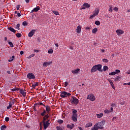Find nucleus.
Here are the masks:
<instances>
[{
	"label": "nucleus",
	"mask_w": 130,
	"mask_h": 130,
	"mask_svg": "<svg viewBox=\"0 0 130 130\" xmlns=\"http://www.w3.org/2000/svg\"><path fill=\"white\" fill-rule=\"evenodd\" d=\"M104 124H105V120H103L102 121L95 124L93 127L91 128V130H99V129H102Z\"/></svg>",
	"instance_id": "f257e3e1"
},
{
	"label": "nucleus",
	"mask_w": 130,
	"mask_h": 130,
	"mask_svg": "<svg viewBox=\"0 0 130 130\" xmlns=\"http://www.w3.org/2000/svg\"><path fill=\"white\" fill-rule=\"evenodd\" d=\"M102 69V65L101 64H98L94 66L91 69L90 72L91 73H95V72H102L101 70Z\"/></svg>",
	"instance_id": "f03ea898"
},
{
	"label": "nucleus",
	"mask_w": 130,
	"mask_h": 130,
	"mask_svg": "<svg viewBox=\"0 0 130 130\" xmlns=\"http://www.w3.org/2000/svg\"><path fill=\"white\" fill-rule=\"evenodd\" d=\"M48 119V116H45V117H43L42 123L45 129H46V128H47V127H48L50 124V122H46V120H47Z\"/></svg>",
	"instance_id": "7ed1b4c3"
},
{
	"label": "nucleus",
	"mask_w": 130,
	"mask_h": 130,
	"mask_svg": "<svg viewBox=\"0 0 130 130\" xmlns=\"http://www.w3.org/2000/svg\"><path fill=\"white\" fill-rule=\"evenodd\" d=\"M71 103L75 104V105H78L79 104V100L76 98V96H72L71 98Z\"/></svg>",
	"instance_id": "20e7f679"
},
{
	"label": "nucleus",
	"mask_w": 130,
	"mask_h": 130,
	"mask_svg": "<svg viewBox=\"0 0 130 130\" xmlns=\"http://www.w3.org/2000/svg\"><path fill=\"white\" fill-rule=\"evenodd\" d=\"M67 96H71V93H68L66 91L60 92V97H61V98H66Z\"/></svg>",
	"instance_id": "39448f33"
},
{
	"label": "nucleus",
	"mask_w": 130,
	"mask_h": 130,
	"mask_svg": "<svg viewBox=\"0 0 130 130\" xmlns=\"http://www.w3.org/2000/svg\"><path fill=\"white\" fill-rule=\"evenodd\" d=\"M98 14H99V9L98 8H95L94 10V14L90 16V19H93L94 17H96V16H98Z\"/></svg>",
	"instance_id": "423d86ee"
},
{
	"label": "nucleus",
	"mask_w": 130,
	"mask_h": 130,
	"mask_svg": "<svg viewBox=\"0 0 130 130\" xmlns=\"http://www.w3.org/2000/svg\"><path fill=\"white\" fill-rule=\"evenodd\" d=\"M27 78L29 80H34L35 79V75L33 73H28L27 75Z\"/></svg>",
	"instance_id": "0eeeda50"
},
{
	"label": "nucleus",
	"mask_w": 130,
	"mask_h": 130,
	"mask_svg": "<svg viewBox=\"0 0 130 130\" xmlns=\"http://www.w3.org/2000/svg\"><path fill=\"white\" fill-rule=\"evenodd\" d=\"M47 112L45 110V109H44L43 110V112L41 113V115L42 117H45V116H48V118H49V115L48 114H47Z\"/></svg>",
	"instance_id": "6e6552de"
},
{
	"label": "nucleus",
	"mask_w": 130,
	"mask_h": 130,
	"mask_svg": "<svg viewBox=\"0 0 130 130\" xmlns=\"http://www.w3.org/2000/svg\"><path fill=\"white\" fill-rule=\"evenodd\" d=\"M87 99H89L90 101H95V96L93 94H90L88 95Z\"/></svg>",
	"instance_id": "1a4fd4ad"
},
{
	"label": "nucleus",
	"mask_w": 130,
	"mask_h": 130,
	"mask_svg": "<svg viewBox=\"0 0 130 130\" xmlns=\"http://www.w3.org/2000/svg\"><path fill=\"white\" fill-rule=\"evenodd\" d=\"M35 32H36V29H32L31 30L28 35V37H29L30 38H31V37H33V35H34V34H35Z\"/></svg>",
	"instance_id": "9d476101"
},
{
	"label": "nucleus",
	"mask_w": 130,
	"mask_h": 130,
	"mask_svg": "<svg viewBox=\"0 0 130 130\" xmlns=\"http://www.w3.org/2000/svg\"><path fill=\"white\" fill-rule=\"evenodd\" d=\"M82 7V10H85L86 8L88 9L90 8V6L88 3H84L83 4V6Z\"/></svg>",
	"instance_id": "9b49d317"
},
{
	"label": "nucleus",
	"mask_w": 130,
	"mask_h": 130,
	"mask_svg": "<svg viewBox=\"0 0 130 130\" xmlns=\"http://www.w3.org/2000/svg\"><path fill=\"white\" fill-rule=\"evenodd\" d=\"M71 72L73 75L79 74V72H80V69L78 68L77 69L72 70Z\"/></svg>",
	"instance_id": "f8f14e48"
},
{
	"label": "nucleus",
	"mask_w": 130,
	"mask_h": 130,
	"mask_svg": "<svg viewBox=\"0 0 130 130\" xmlns=\"http://www.w3.org/2000/svg\"><path fill=\"white\" fill-rule=\"evenodd\" d=\"M52 64V61H50V62L45 61L43 62V67H48V66H50V64Z\"/></svg>",
	"instance_id": "ddd939ff"
},
{
	"label": "nucleus",
	"mask_w": 130,
	"mask_h": 130,
	"mask_svg": "<svg viewBox=\"0 0 130 130\" xmlns=\"http://www.w3.org/2000/svg\"><path fill=\"white\" fill-rule=\"evenodd\" d=\"M46 110L45 111L47 112V113H50V111H51V109L50 108V106L47 105L45 106Z\"/></svg>",
	"instance_id": "4468645a"
},
{
	"label": "nucleus",
	"mask_w": 130,
	"mask_h": 130,
	"mask_svg": "<svg viewBox=\"0 0 130 130\" xmlns=\"http://www.w3.org/2000/svg\"><path fill=\"white\" fill-rule=\"evenodd\" d=\"M116 32L118 36H120V35H121V34H123V33H124L123 30H122L121 29H118L116 31Z\"/></svg>",
	"instance_id": "2eb2a0df"
},
{
	"label": "nucleus",
	"mask_w": 130,
	"mask_h": 130,
	"mask_svg": "<svg viewBox=\"0 0 130 130\" xmlns=\"http://www.w3.org/2000/svg\"><path fill=\"white\" fill-rule=\"evenodd\" d=\"M20 93L23 97H26V92H25L23 89H20Z\"/></svg>",
	"instance_id": "dca6fc26"
},
{
	"label": "nucleus",
	"mask_w": 130,
	"mask_h": 130,
	"mask_svg": "<svg viewBox=\"0 0 130 130\" xmlns=\"http://www.w3.org/2000/svg\"><path fill=\"white\" fill-rule=\"evenodd\" d=\"M82 31V27L81 26H78L76 29L77 33H81Z\"/></svg>",
	"instance_id": "f3484780"
},
{
	"label": "nucleus",
	"mask_w": 130,
	"mask_h": 130,
	"mask_svg": "<svg viewBox=\"0 0 130 130\" xmlns=\"http://www.w3.org/2000/svg\"><path fill=\"white\" fill-rule=\"evenodd\" d=\"M8 30H9L11 32H14V34H16V30L14 29V28L12 27L11 26L8 27Z\"/></svg>",
	"instance_id": "a211bd4d"
},
{
	"label": "nucleus",
	"mask_w": 130,
	"mask_h": 130,
	"mask_svg": "<svg viewBox=\"0 0 130 130\" xmlns=\"http://www.w3.org/2000/svg\"><path fill=\"white\" fill-rule=\"evenodd\" d=\"M121 80V77L118 76L115 77L114 81L118 82V81H120Z\"/></svg>",
	"instance_id": "6ab92c4d"
},
{
	"label": "nucleus",
	"mask_w": 130,
	"mask_h": 130,
	"mask_svg": "<svg viewBox=\"0 0 130 130\" xmlns=\"http://www.w3.org/2000/svg\"><path fill=\"white\" fill-rule=\"evenodd\" d=\"M74 126H75V125L74 124H72V125L68 124L67 125L68 128H70V129H73V128H74Z\"/></svg>",
	"instance_id": "aec40b11"
},
{
	"label": "nucleus",
	"mask_w": 130,
	"mask_h": 130,
	"mask_svg": "<svg viewBox=\"0 0 130 130\" xmlns=\"http://www.w3.org/2000/svg\"><path fill=\"white\" fill-rule=\"evenodd\" d=\"M77 112H78L77 110H74L72 112V114H73L72 116H78V115L77 114Z\"/></svg>",
	"instance_id": "412c9836"
},
{
	"label": "nucleus",
	"mask_w": 130,
	"mask_h": 130,
	"mask_svg": "<svg viewBox=\"0 0 130 130\" xmlns=\"http://www.w3.org/2000/svg\"><path fill=\"white\" fill-rule=\"evenodd\" d=\"M92 125H93V124L91 122H89L85 125V127H90Z\"/></svg>",
	"instance_id": "4be33fe9"
},
{
	"label": "nucleus",
	"mask_w": 130,
	"mask_h": 130,
	"mask_svg": "<svg viewBox=\"0 0 130 130\" xmlns=\"http://www.w3.org/2000/svg\"><path fill=\"white\" fill-rule=\"evenodd\" d=\"M40 10V7L39 6H37V7L34 8V11L35 12H38V11H39Z\"/></svg>",
	"instance_id": "5701e85b"
},
{
	"label": "nucleus",
	"mask_w": 130,
	"mask_h": 130,
	"mask_svg": "<svg viewBox=\"0 0 130 130\" xmlns=\"http://www.w3.org/2000/svg\"><path fill=\"white\" fill-rule=\"evenodd\" d=\"M96 116L98 118H101L102 116H103V113H100V114H97Z\"/></svg>",
	"instance_id": "b1692460"
},
{
	"label": "nucleus",
	"mask_w": 130,
	"mask_h": 130,
	"mask_svg": "<svg viewBox=\"0 0 130 130\" xmlns=\"http://www.w3.org/2000/svg\"><path fill=\"white\" fill-rule=\"evenodd\" d=\"M77 117H78V116H72V118L73 120V121H77Z\"/></svg>",
	"instance_id": "393cba45"
},
{
	"label": "nucleus",
	"mask_w": 130,
	"mask_h": 130,
	"mask_svg": "<svg viewBox=\"0 0 130 130\" xmlns=\"http://www.w3.org/2000/svg\"><path fill=\"white\" fill-rule=\"evenodd\" d=\"M13 106L12 105V102H10V103H9V106H8L7 107V109H8V110H9V109H11V108H12V107Z\"/></svg>",
	"instance_id": "a878e982"
},
{
	"label": "nucleus",
	"mask_w": 130,
	"mask_h": 130,
	"mask_svg": "<svg viewBox=\"0 0 130 130\" xmlns=\"http://www.w3.org/2000/svg\"><path fill=\"white\" fill-rule=\"evenodd\" d=\"M14 58H15V56H12V57H10V59L8 60V61L9 62H11V61H13V60H14Z\"/></svg>",
	"instance_id": "bb28decb"
},
{
	"label": "nucleus",
	"mask_w": 130,
	"mask_h": 130,
	"mask_svg": "<svg viewBox=\"0 0 130 130\" xmlns=\"http://www.w3.org/2000/svg\"><path fill=\"white\" fill-rule=\"evenodd\" d=\"M39 85V83L38 82H36V83L32 84V88H35L36 86H38Z\"/></svg>",
	"instance_id": "cd10ccee"
},
{
	"label": "nucleus",
	"mask_w": 130,
	"mask_h": 130,
	"mask_svg": "<svg viewBox=\"0 0 130 130\" xmlns=\"http://www.w3.org/2000/svg\"><path fill=\"white\" fill-rule=\"evenodd\" d=\"M6 128H7V126H6V125H3L1 126V130H6Z\"/></svg>",
	"instance_id": "c85d7f7f"
},
{
	"label": "nucleus",
	"mask_w": 130,
	"mask_h": 130,
	"mask_svg": "<svg viewBox=\"0 0 130 130\" xmlns=\"http://www.w3.org/2000/svg\"><path fill=\"white\" fill-rule=\"evenodd\" d=\"M107 70H108V67H107V66H104V67H103L104 72H106V71H107Z\"/></svg>",
	"instance_id": "c756f323"
},
{
	"label": "nucleus",
	"mask_w": 130,
	"mask_h": 130,
	"mask_svg": "<svg viewBox=\"0 0 130 130\" xmlns=\"http://www.w3.org/2000/svg\"><path fill=\"white\" fill-rule=\"evenodd\" d=\"M97 31H98V28H94L92 29V33H96L97 32Z\"/></svg>",
	"instance_id": "7c9ffc66"
},
{
	"label": "nucleus",
	"mask_w": 130,
	"mask_h": 130,
	"mask_svg": "<svg viewBox=\"0 0 130 130\" xmlns=\"http://www.w3.org/2000/svg\"><path fill=\"white\" fill-rule=\"evenodd\" d=\"M57 122L59 123V124H61L62 123H63V120L61 119H58L57 120Z\"/></svg>",
	"instance_id": "2f4dec72"
},
{
	"label": "nucleus",
	"mask_w": 130,
	"mask_h": 130,
	"mask_svg": "<svg viewBox=\"0 0 130 130\" xmlns=\"http://www.w3.org/2000/svg\"><path fill=\"white\" fill-rule=\"evenodd\" d=\"M8 42L10 47H14V44H13V43H12V42H9V41H8Z\"/></svg>",
	"instance_id": "473e14b6"
},
{
	"label": "nucleus",
	"mask_w": 130,
	"mask_h": 130,
	"mask_svg": "<svg viewBox=\"0 0 130 130\" xmlns=\"http://www.w3.org/2000/svg\"><path fill=\"white\" fill-rule=\"evenodd\" d=\"M16 37H17L18 38H20V37H21L22 36V34H20V33H17L16 34Z\"/></svg>",
	"instance_id": "72a5a7b5"
},
{
	"label": "nucleus",
	"mask_w": 130,
	"mask_h": 130,
	"mask_svg": "<svg viewBox=\"0 0 130 130\" xmlns=\"http://www.w3.org/2000/svg\"><path fill=\"white\" fill-rule=\"evenodd\" d=\"M52 12L53 13V14H54V15H56L57 16H58V15H59V13L58 11H52Z\"/></svg>",
	"instance_id": "f704fd0d"
},
{
	"label": "nucleus",
	"mask_w": 130,
	"mask_h": 130,
	"mask_svg": "<svg viewBox=\"0 0 130 130\" xmlns=\"http://www.w3.org/2000/svg\"><path fill=\"white\" fill-rule=\"evenodd\" d=\"M15 29H17V30H20V24L18 23L15 26Z\"/></svg>",
	"instance_id": "c9c22d12"
},
{
	"label": "nucleus",
	"mask_w": 130,
	"mask_h": 130,
	"mask_svg": "<svg viewBox=\"0 0 130 130\" xmlns=\"http://www.w3.org/2000/svg\"><path fill=\"white\" fill-rule=\"evenodd\" d=\"M52 52H53V50H52V49H50L48 51V53H49V54H51V53H52Z\"/></svg>",
	"instance_id": "e433bc0d"
},
{
	"label": "nucleus",
	"mask_w": 130,
	"mask_h": 130,
	"mask_svg": "<svg viewBox=\"0 0 130 130\" xmlns=\"http://www.w3.org/2000/svg\"><path fill=\"white\" fill-rule=\"evenodd\" d=\"M112 88L114 89L115 90V86H114V84H113V82L111 83L110 84Z\"/></svg>",
	"instance_id": "4c0bfd02"
},
{
	"label": "nucleus",
	"mask_w": 130,
	"mask_h": 130,
	"mask_svg": "<svg viewBox=\"0 0 130 130\" xmlns=\"http://www.w3.org/2000/svg\"><path fill=\"white\" fill-rule=\"evenodd\" d=\"M104 112L105 113H110L111 111H110V110H107V109H106L104 110Z\"/></svg>",
	"instance_id": "58836bf2"
},
{
	"label": "nucleus",
	"mask_w": 130,
	"mask_h": 130,
	"mask_svg": "<svg viewBox=\"0 0 130 130\" xmlns=\"http://www.w3.org/2000/svg\"><path fill=\"white\" fill-rule=\"evenodd\" d=\"M94 24L97 26H99V25H100V21L97 20L95 22Z\"/></svg>",
	"instance_id": "ea45409f"
},
{
	"label": "nucleus",
	"mask_w": 130,
	"mask_h": 130,
	"mask_svg": "<svg viewBox=\"0 0 130 130\" xmlns=\"http://www.w3.org/2000/svg\"><path fill=\"white\" fill-rule=\"evenodd\" d=\"M27 25H28V23H27V22L24 21L23 22H22L23 26H27Z\"/></svg>",
	"instance_id": "a19ab883"
},
{
	"label": "nucleus",
	"mask_w": 130,
	"mask_h": 130,
	"mask_svg": "<svg viewBox=\"0 0 130 130\" xmlns=\"http://www.w3.org/2000/svg\"><path fill=\"white\" fill-rule=\"evenodd\" d=\"M34 56H35V54H32L30 55H29L27 58H31V57H34Z\"/></svg>",
	"instance_id": "79ce46f5"
},
{
	"label": "nucleus",
	"mask_w": 130,
	"mask_h": 130,
	"mask_svg": "<svg viewBox=\"0 0 130 130\" xmlns=\"http://www.w3.org/2000/svg\"><path fill=\"white\" fill-rule=\"evenodd\" d=\"M5 120L6 121V122H8L10 120V118L6 117L5 119Z\"/></svg>",
	"instance_id": "37998d69"
},
{
	"label": "nucleus",
	"mask_w": 130,
	"mask_h": 130,
	"mask_svg": "<svg viewBox=\"0 0 130 130\" xmlns=\"http://www.w3.org/2000/svg\"><path fill=\"white\" fill-rule=\"evenodd\" d=\"M110 76H114V75L115 74V72H113L112 73H110L109 74Z\"/></svg>",
	"instance_id": "c03bdc74"
},
{
	"label": "nucleus",
	"mask_w": 130,
	"mask_h": 130,
	"mask_svg": "<svg viewBox=\"0 0 130 130\" xmlns=\"http://www.w3.org/2000/svg\"><path fill=\"white\" fill-rule=\"evenodd\" d=\"M56 129H57V130H63L62 128H61V127L58 126H56Z\"/></svg>",
	"instance_id": "a18cd8bd"
},
{
	"label": "nucleus",
	"mask_w": 130,
	"mask_h": 130,
	"mask_svg": "<svg viewBox=\"0 0 130 130\" xmlns=\"http://www.w3.org/2000/svg\"><path fill=\"white\" fill-rule=\"evenodd\" d=\"M115 73L116 75V74H119V73H120V70H116Z\"/></svg>",
	"instance_id": "49530a36"
},
{
	"label": "nucleus",
	"mask_w": 130,
	"mask_h": 130,
	"mask_svg": "<svg viewBox=\"0 0 130 130\" xmlns=\"http://www.w3.org/2000/svg\"><path fill=\"white\" fill-rule=\"evenodd\" d=\"M20 7H21L20 5H18L16 6V9H17V11H19V10H20Z\"/></svg>",
	"instance_id": "de8ad7c7"
},
{
	"label": "nucleus",
	"mask_w": 130,
	"mask_h": 130,
	"mask_svg": "<svg viewBox=\"0 0 130 130\" xmlns=\"http://www.w3.org/2000/svg\"><path fill=\"white\" fill-rule=\"evenodd\" d=\"M117 119H118V117H115L113 118L112 120L113 121H114L115 120H117Z\"/></svg>",
	"instance_id": "09e8293b"
},
{
	"label": "nucleus",
	"mask_w": 130,
	"mask_h": 130,
	"mask_svg": "<svg viewBox=\"0 0 130 130\" xmlns=\"http://www.w3.org/2000/svg\"><path fill=\"white\" fill-rule=\"evenodd\" d=\"M103 61L104 62H108V60L107 59H103Z\"/></svg>",
	"instance_id": "8fccbe9b"
},
{
	"label": "nucleus",
	"mask_w": 130,
	"mask_h": 130,
	"mask_svg": "<svg viewBox=\"0 0 130 130\" xmlns=\"http://www.w3.org/2000/svg\"><path fill=\"white\" fill-rule=\"evenodd\" d=\"M114 11H115V12H117V11H118V8L117 7H115L113 9Z\"/></svg>",
	"instance_id": "3c124183"
},
{
	"label": "nucleus",
	"mask_w": 130,
	"mask_h": 130,
	"mask_svg": "<svg viewBox=\"0 0 130 130\" xmlns=\"http://www.w3.org/2000/svg\"><path fill=\"white\" fill-rule=\"evenodd\" d=\"M68 85H69V82H65V83H64V86H65V87H67V86H68Z\"/></svg>",
	"instance_id": "603ef678"
},
{
	"label": "nucleus",
	"mask_w": 130,
	"mask_h": 130,
	"mask_svg": "<svg viewBox=\"0 0 130 130\" xmlns=\"http://www.w3.org/2000/svg\"><path fill=\"white\" fill-rule=\"evenodd\" d=\"M39 105H42L43 106H44V107H45V105H44L43 103H40L39 102Z\"/></svg>",
	"instance_id": "864d4df0"
},
{
	"label": "nucleus",
	"mask_w": 130,
	"mask_h": 130,
	"mask_svg": "<svg viewBox=\"0 0 130 130\" xmlns=\"http://www.w3.org/2000/svg\"><path fill=\"white\" fill-rule=\"evenodd\" d=\"M90 29H91L90 27L87 26L85 27L86 30H90Z\"/></svg>",
	"instance_id": "5fc2aeb1"
},
{
	"label": "nucleus",
	"mask_w": 130,
	"mask_h": 130,
	"mask_svg": "<svg viewBox=\"0 0 130 130\" xmlns=\"http://www.w3.org/2000/svg\"><path fill=\"white\" fill-rule=\"evenodd\" d=\"M109 12H112V11H113V10L112 9V7H110V9H109Z\"/></svg>",
	"instance_id": "6e6d98bb"
},
{
	"label": "nucleus",
	"mask_w": 130,
	"mask_h": 130,
	"mask_svg": "<svg viewBox=\"0 0 130 130\" xmlns=\"http://www.w3.org/2000/svg\"><path fill=\"white\" fill-rule=\"evenodd\" d=\"M37 105H39V103H37L34 104V106H35L36 107V106H37Z\"/></svg>",
	"instance_id": "4d7b16f0"
},
{
	"label": "nucleus",
	"mask_w": 130,
	"mask_h": 130,
	"mask_svg": "<svg viewBox=\"0 0 130 130\" xmlns=\"http://www.w3.org/2000/svg\"><path fill=\"white\" fill-rule=\"evenodd\" d=\"M110 110L111 112H113V108L111 107V109Z\"/></svg>",
	"instance_id": "13d9d810"
},
{
	"label": "nucleus",
	"mask_w": 130,
	"mask_h": 130,
	"mask_svg": "<svg viewBox=\"0 0 130 130\" xmlns=\"http://www.w3.org/2000/svg\"><path fill=\"white\" fill-rule=\"evenodd\" d=\"M17 16H18V17H21V13H17Z\"/></svg>",
	"instance_id": "bf43d9fd"
},
{
	"label": "nucleus",
	"mask_w": 130,
	"mask_h": 130,
	"mask_svg": "<svg viewBox=\"0 0 130 130\" xmlns=\"http://www.w3.org/2000/svg\"><path fill=\"white\" fill-rule=\"evenodd\" d=\"M108 82H110V84H111V83H113L112 80H110V79H109V80H108Z\"/></svg>",
	"instance_id": "052dcab7"
},
{
	"label": "nucleus",
	"mask_w": 130,
	"mask_h": 130,
	"mask_svg": "<svg viewBox=\"0 0 130 130\" xmlns=\"http://www.w3.org/2000/svg\"><path fill=\"white\" fill-rule=\"evenodd\" d=\"M20 54H21V55H22V54H24V52L23 51H20Z\"/></svg>",
	"instance_id": "680f3d73"
},
{
	"label": "nucleus",
	"mask_w": 130,
	"mask_h": 130,
	"mask_svg": "<svg viewBox=\"0 0 130 130\" xmlns=\"http://www.w3.org/2000/svg\"><path fill=\"white\" fill-rule=\"evenodd\" d=\"M25 1L26 4H28V3L30 2V0H25Z\"/></svg>",
	"instance_id": "e2e57ef3"
},
{
	"label": "nucleus",
	"mask_w": 130,
	"mask_h": 130,
	"mask_svg": "<svg viewBox=\"0 0 130 130\" xmlns=\"http://www.w3.org/2000/svg\"><path fill=\"white\" fill-rule=\"evenodd\" d=\"M55 46H56V47H58V43H55Z\"/></svg>",
	"instance_id": "0e129e2a"
},
{
	"label": "nucleus",
	"mask_w": 130,
	"mask_h": 130,
	"mask_svg": "<svg viewBox=\"0 0 130 130\" xmlns=\"http://www.w3.org/2000/svg\"><path fill=\"white\" fill-rule=\"evenodd\" d=\"M127 75H130V70L127 71Z\"/></svg>",
	"instance_id": "69168bd1"
},
{
	"label": "nucleus",
	"mask_w": 130,
	"mask_h": 130,
	"mask_svg": "<svg viewBox=\"0 0 130 130\" xmlns=\"http://www.w3.org/2000/svg\"><path fill=\"white\" fill-rule=\"evenodd\" d=\"M49 121H50V120L47 119L46 120V122H49Z\"/></svg>",
	"instance_id": "338daca9"
},
{
	"label": "nucleus",
	"mask_w": 130,
	"mask_h": 130,
	"mask_svg": "<svg viewBox=\"0 0 130 130\" xmlns=\"http://www.w3.org/2000/svg\"><path fill=\"white\" fill-rule=\"evenodd\" d=\"M35 52H39V50H34Z\"/></svg>",
	"instance_id": "774afa93"
}]
</instances>
